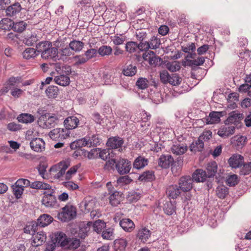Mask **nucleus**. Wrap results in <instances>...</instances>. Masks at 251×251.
<instances>
[{
	"label": "nucleus",
	"instance_id": "22",
	"mask_svg": "<svg viewBox=\"0 0 251 251\" xmlns=\"http://www.w3.org/2000/svg\"><path fill=\"white\" fill-rule=\"evenodd\" d=\"M53 221V218L50 215L44 214L37 219V225L41 227H45L50 225Z\"/></svg>",
	"mask_w": 251,
	"mask_h": 251
},
{
	"label": "nucleus",
	"instance_id": "43",
	"mask_svg": "<svg viewBox=\"0 0 251 251\" xmlns=\"http://www.w3.org/2000/svg\"><path fill=\"white\" fill-rule=\"evenodd\" d=\"M56 83L61 86H67L70 83V78L65 75L57 76L54 78Z\"/></svg>",
	"mask_w": 251,
	"mask_h": 251
},
{
	"label": "nucleus",
	"instance_id": "3",
	"mask_svg": "<svg viewBox=\"0 0 251 251\" xmlns=\"http://www.w3.org/2000/svg\"><path fill=\"white\" fill-rule=\"evenodd\" d=\"M76 215V209L73 205H67L58 214V218L62 222H68L74 219Z\"/></svg>",
	"mask_w": 251,
	"mask_h": 251
},
{
	"label": "nucleus",
	"instance_id": "49",
	"mask_svg": "<svg viewBox=\"0 0 251 251\" xmlns=\"http://www.w3.org/2000/svg\"><path fill=\"white\" fill-rule=\"evenodd\" d=\"M52 46L51 43L49 41L41 42L36 46V49L38 52H45L49 47Z\"/></svg>",
	"mask_w": 251,
	"mask_h": 251
},
{
	"label": "nucleus",
	"instance_id": "37",
	"mask_svg": "<svg viewBox=\"0 0 251 251\" xmlns=\"http://www.w3.org/2000/svg\"><path fill=\"white\" fill-rule=\"evenodd\" d=\"M21 9V5L19 3H15L6 8V13L8 16H13L19 13Z\"/></svg>",
	"mask_w": 251,
	"mask_h": 251
},
{
	"label": "nucleus",
	"instance_id": "4",
	"mask_svg": "<svg viewBox=\"0 0 251 251\" xmlns=\"http://www.w3.org/2000/svg\"><path fill=\"white\" fill-rule=\"evenodd\" d=\"M106 227V223L101 220L96 221L94 223L88 222L86 224H84V227L81 228L80 230L84 234L85 236L90 228L93 227V230L97 233H100L102 230Z\"/></svg>",
	"mask_w": 251,
	"mask_h": 251
},
{
	"label": "nucleus",
	"instance_id": "34",
	"mask_svg": "<svg viewBox=\"0 0 251 251\" xmlns=\"http://www.w3.org/2000/svg\"><path fill=\"white\" fill-rule=\"evenodd\" d=\"M81 167V164L78 163L70 168L65 173L64 180H69L76 174L78 169Z\"/></svg>",
	"mask_w": 251,
	"mask_h": 251
},
{
	"label": "nucleus",
	"instance_id": "28",
	"mask_svg": "<svg viewBox=\"0 0 251 251\" xmlns=\"http://www.w3.org/2000/svg\"><path fill=\"white\" fill-rule=\"evenodd\" d=\"M239 92L247 93L251 96V75L246 78V83L241 85L239 88Z\"/></svg>",
	"mask_w": 251,
	"mask_h": 251
},
{
	"label": "nucleus",
	"instance_id": "31",
	"mask_svg": "<svg viewBox=\"0 0 251 251\" xmlns=\"http://www.w3.org/2000/svg\"><path fill=\"white\" fill-rule=\"evenodd\" d=\"M151 231L146 227H143L138 230L137 237L141 242L145 243L151 236Z\"/></svg>",
	"mask_w": 251,
	"mask_h": 251
},
{
	"label": "nucleus",
	"instance_id": "33",
	"mask_svg": "<svg viewBox=\"0 0 251 251\" xmlns=\"http://www.w3.org/2000/svg\"><path fill=\"white\" fill-rule=\"evenodd\" d=\"M17 120L19 122L29 124L33 122L35 120V117L33 115L28 113H22L19 115Z\"/></svg>",
	"mask_w": 251,
	"mask_h": 251
},
{
	"label": "nucleus",
	"instance_id": "48",
	"mask_svg": "<svg viewBox=\"0 0 251 251\" xmlns=\"http://www.w3.org/2000/svg\"><path fill=\"white\" fill-rule=\"evenodd\" d=\"M154 179V175L152 171H147L143 173L139 177L141 181H151Z\"/></svg>",
	"mask_w": 251,
	"mask_h": 251
},
{
	"label": "nucleus",
	"instance_id": "45",
	"mask_svg": "<svg viewBox=\"0 0 251 251\" xmlns=\"http://www.w3.org/2000/svg\"><path fill=\"white\" fill-rule=\"evenodd\" d=\"M204 147V142L202 140H200V138L197 141L195 142H193V143L191 145L190 148V150L192 151H201Z\"/></svg>",
	"mask_w": 251,
	"mask_h": 251
},
{
	"label": "nucleus",
	"instance_id": "2",
	"mask_svg": "<svg viewBox=\"0 0 251 251\" xmlns=\"http://www.w3.org/2000/svg\"><path fill=\"white\" fill-rule=\"evenodd\" d=\"M59 119L57 114L45 113L38 118L37 124L42 128H50L55 126Z\"/></svg>",
	"mask_w": 251,
	"mask_h": 251
},
{
	"label": "nucleus",
	"instance_id": "50",
	"mask_svg": "<svg viewBox=\"0 0 251 251\" xmlns=\"http://www.w3.org/2000/svg\"><path fill=\"white\" fill-rule=\"evenodd\" d=\"M168 70L172 72H175L180 70L181 66L180 62L176 61L169 62L166 64Z\"/></svg>",
	"mask_w": 251,
	"mask_h": 251
},
{
	"label": "nucleus",
	"instance_id": "63",
	"mask_svg": "<svg viewBox=\"0 0 251 251\" xmlns=\"http://www.w3.org/2000/svg\"><path fill=\"white\" fill-rule=\"evenodd\" d=\"M112 41L114 45L117 46L122 45L126 40V37L122 35H115L113 37Z\"/></svg>",
	"mask_w": 251,
	"mask_h": 251
},
{
	"label": "nucleus",
	"instance_id": "44",
	"mask_svg": "<svg viewBox=\"0 0 251 251\" xmlns=\"http://www.w3.org/2000/svg\"><path fill=\"white\" fill-rule=\"evenodd\" d=\"M112 48L109 46L102 45L99 48L98 52L101 56H109L111 54Z\"/></svg>",
	"mask_w": 251,
	"mask_h": 251
},
{
	"label": "nucleus",
	"instance_id": "5",
	"mask_svg": "<svg viewBox=\"0 0 251 251\" xmlns=\"http://www.w3.org/2000/svg\"><path fill=\"white\" fill-rule=\"evenodd\" d=\"M70 132L69 130L63 128H54L49 133V136L55 141H62L70 136Z\"/></svg>",
	"mask_w": 251,
	"mask_h": 251
},
{
	"label": "nucleus",
	"instance_id": "59",
	"mask_svg": "<svg viewBox=\"0 0 251 251\" xmlns=\"http://www.w3.org/2000/svg\"><path fill=\"white\" fill-rule=\"evenodd\" d=\"M138 49V44L134 42H128L126 45V49L127 51L132 53Z\"/></svg>",
	"mask_w": 251,
	"mask_h": 251
},
{
	"label": "nucleus",
	"instance_id": "30",
	"mask_svg": "<svg viewBox=\"0 0 251 251\" xmlns=\"http://www.w3.org/2000/svg\"><path fill=\"white\" fill-rule=\"evenodd\" d=\"M127 245V241L125 238L116 239L114 241V248L116 251H124Z\"/></svg>",
	"mask_w": 251,
	"mask_h": 251
},
{
	"label": "nucleus",
	"instance_id": "1",
	"mask_svg": "<svg viewBox=\"0 0 251 251\" xmlns=\"http://www.w3.org/2000/svg\"><path fill=\"white\" fill-rule=\"evenodd\" d=\"M70 166V161L68 159L53 164L49 169V179L64 180L65 173Z\"/></svg>",
	"mask_w": 251,
	"mask_h": 251
},
{
	"label": "nucleus",
	"instance_id": "14",
	"mask_svg": "<svg viewBox=\"0 0 251 251\" xmlns=\"http://www.w3.org/2000/svg\"><path fill=\"white\" fill-rule=\"evenodd\" d=\"M58 50L55 47H49L48 50L45 52L41 53V56L43 58L45 59H51L53 60L58 59Z\"/></svg>",
	"mask_w": 251,
	"mask_h": 251
},
{
	"label": "nucleus",
	"instance_id": "56",
	"mask_svg": "<svg viewBox=\"0 0 251 251\" xmlns=\"http://www.w3.org/2000/svg\"><path fill=\"white\" fill-rule=\"evenodd\" d=\"M238 182V176L235 174L229 176L226 179V184L229 186H234Z\"/></svg>",
	"mask_w": 251,
	"mask_h": 251
},
{
	"label": "nucleus",
	"instance_id": "16",
	"mask_svg": "<svg viewBox=\"0 0 251 251\" xmlns=\"http://www.w3.org/2000/svg\"><path fill=\"white\" fill-rule=\"evenodd\" d=\"M143 58L144 60L148 61L150 65L154 66H156L160 60V58L156 56L153 51L145 52L143 54Z\"/></svg>",
	"mask_w": 251,
	"mask_h": 251
},
{
	"label": "nucleus",
	"instance_id": "10",
	"mask_svg": "<svg viewBox=\"0 0 251 251\" xmlns=\"http://www.w3.org/2000/svg\"><path fill=\"white\" fill-rule=\"evenodd\" d=\"M52 242H54L57 246L65 247L69 242V239L67 238L65 234L57 232L55 233L51 238Z\"/></svg>",
	"mask_w": 251,
	"mask_h": 251
},
{
	"label": "nucleus",
	"instance_id": "32",
	"mask_svg": "<svg viewBox=\"0 0 251 251\" xmlns=\"http://www.w3.org/2000/svg\"><path fill=\"white\" fill-rule=\"evenodd\" d=\"M13 21L10 19L5 18L0 21V30L9 31L12 28Z\"/></svg>",
	"mask_w": 251,
	"mask_h": 251
},
{
	"label": "nucleus",
	"instance_id": "24",
	"mask_svg": "<svg viewBox=\"0 0 251 251\" xmlns=\"http://www.w3.org/2000/svg\"><path fill=\"white\" fill-rule=\"evenodd\" d=\"M188 150L186 145L183 144H174L171 148V152L176 155L184 154Z\"/></svg>",
	"mask_w": 251,
	"mask_h": 251
},
{
	"label": "nucleus",
	"instance_id": "36",
	"mask_svg": "<svg viewBox=\"0 0 251 251\" xmlns=\"http://www.w3.org/2000/svg\"><path fill=\"white\" fill-rule=\"evenodd\" d=\"M246 138L243 136H235L232 138L231 142L232 144L237 149L242 148L245 145Z\"/></svg>",
	"mask_w": 251,
	"mask_h": 251
},
{
	"label": "nucleus",
	"instance_id": "42",
	"mask_svg": "<svg viewBox=\"0 0 251 251\" xmlns=\"http://www.w3.org/2000/svg\"><path fill=\"white\" fill-rule=\"evenodd\" d=\"M148 164V160L142 156H139L133 163V167L139 169L144 167Z\"/></svg>",
	"mask_w": 251,
	"mask_h": 251
},
{
	"label": "nucleus",
	"instance_id": "58",
	"mask_svg": "<svg viewBox=\"0 0 251 251\" xmlns=\"http://www.w3.org/2000/svg\"><path fill=\"white\" fill-rule=\"evenodd\" d=\"M101 236L104 239L113 240L114 237L113 230L110 228H108L103 231Z\"/></svg>",
	"mask_w": 251,
	"mask_h": 251
},
{
	"label": "nucleus",
	"instance_id": "8",
	"mask_svg": "<svg viewBox=\"0 0 251 251\" xmlns=\"http://www.w3.org/2000/svg\"><path fill=\"white\" fill-rule=\"evenodd\" d=\"M21 82V77H10L5 82L3 87L0 90V95H2L7 93L10 88Z\"/></svg>",
	"mask_w": 251,
	"mask_h": 251
},
{
	"label": "nucleus",
	"instance_id": "21",
	"mask_svg": "<svg viewBox=\"0 0 251 251\" xmlns=\"http://www.w3.org/2000/svg\"><path fill=\"white\" fill-rule=\"evenodd\" d=\"M174 162L173 157L170 155H162L158 160V165L163 168H168Z\"/></svg>",
	"mask_w": 251,
	"mask_h": 251
},
{
	"label": "nucleus",
	"instance_id": "35",
	"mask_svg": "<svg viewBox=\"0 0 251 251\" xmlns=\"http://www.w3.org/2000/svg\"><path fill=\"white\" fill-rule=\"evenodd\" d=\"M217 171V164L216 162L212 161L207 164L206 167V175L207 177L214 176Z\"/></svg>",
	"mask_w": 251,
	"mask_h": 251
},
{
	"label": "nucleus",
	"instance_id": "17",
	"mask_svg": "<svg viewBox=\"0 0 251 251\" xmlns=\"http://www.w3.org/2000/svg\"><path fill=\"white\" fill-rule=\"evenodd\" d=\"M79 123V119L75 116H70L64 121V125L66 129H72L77 127Z\"/></svg>",
	"mask_w": 251,
	"mask_h": 251
},
{
	"label": "nucleus",
	"instance_id": "46",
	"mask_svg": "<svg viewBox=\"0 0 251 251\" xmlns=\"http://www.w3.org/2000/svg\"><path fill=\"white\" fill-rule=\"evenodd\" d=\"M84 46V43L82 42L73 40L69 43V47L72 50L75 52L80 51Z\"/></svg>",
	"mask_w": 251,
	"mask_h": 251
},
{
	"label": "nucleus",
	"instance_id": "52",
	"mask_svg": "<svg viewBox=\"0 0 251 251\" xmlns=\"http://www.w3.org/2000/svg\"><path fill=\"white\" fill-rule=\"evenodd\" d=\"M26 24L24 21L14 23L13 22V25L12 28L14 31L18 32H23L26 28Z\"/></svg>",
	"mask_w": 251,
	"mask_h": 251
},
{
	"label": "nucleus",
	"instance_id": "57",
	"mask_svg": "<svg viewBox=\"0 0 251 251\" xmlns=\"http://www.w3.org/2000/svg\"><path fill=\"white\" fill-rule=\"evenodd\" d=\"M137 72L136 67L132 65L128 66L123 71L124 75L126 76H133Z\"/></svg>",
	"mask_w": 251,
	"mask_h": 251
},
{
	"label": "nucleus",
	"instance_id": "60",
	"mask_svg": "<svg viewBox=\"0 0 251 251\" xmlns=\"http://www.w3.org/2000/svg\"><path fill=\"white\" fill-rule=\"evenodd\" d=\"M15 185L19 186V187H22V188L24 189V188L30 186V181L27 179L20 178L16 182Z\"/></svg>",
	"mask_w": 251,
	"mask_h": 251
},
{
	"label": "nucleus",
	"instance_id": "53",
	"mask_svg": "<svg viewBox=\"0 0 251 251\" xmlns=\"http://www.w3.org/2000/svg\"><path fill=\"white\" fill-rule=\"evenodd\" d=\"M99 148L92 149L89 151L84 152V156L89 159H93L98 157Z\"/></svg>",
	"mask_w": 251,
	"mask_h": 251
},
{
	"label": "nucleus",
	"instance_id": "13",
	"mask_svg": "<svg viewBox=\"0 0 251 251\" xmlns=\"http://www.w3.org/2000/svg\"><path fill=\"white\" fill-rule=\"evenodd\" d=\"M30 146L34 151L42 152L45 149V142L42 138H36L31 141Z\"/></svg>",
	"mask_w": 251,
	"mask_h": 251
},
{
	"label": "nucleus",
	"instance_id": "23",
	"mask_svg": "<svg viewBox=\"0 0 251 251\" xmlns=\"http://www.w3.org/2000/svg\"><path fill=\"white\" fill-rule=\"evenodd\" d=\"M166 194L170 199H176L180 194V190L177 185H171L167 188Z\"/></svg>",
	"mask_w": 251,
	"mask_h": 251
},
{
	"label": "nucleus",
	"instance_id": "18",
	"mask_svg": "<svg viewBox=\"0 0 251 251\" xmlns=\"http://www.w3.org/2000/svg\"><path fill=\"white\" fill-rule=\"evenodd\" d=\"M221 112L213 111L209 113L208 117L204 118V122L207 124H214L220 122Z\"/></svg>",
	"mask_w": 251,
	"mask_h": 251
},
{
	"label": "nucleus",
	"instance_id": "20",
	"mask_svg": "<svg viewBox=\"0 0 251 251\" xmlns=\"http://www.w3.org/2000/svg\"><path fill=\"white\" fill-rule=\"evenodd\" d=\"M244 118L243 113L238 111H234L229 114V116L226 121L228 123L236 124Z\"/></svg>",
	"mask_w": 251,
	"mask_h": 251
},
{
	"label": "nucleus",
	"instance_id": "40",
	"mask_svg": "<svg viewBox=\"0 0 251 251\" xmlns=\"http://www.w3.org/2000/svg\"><path fill=\"white\" fill-rule=\"evenodd\" d=\"M58 93L59 89L56 86H50L46 90V94L49 98L55 99L57 98Z\"/></svg>",
	"mask_w": 251,
	"mask_h": 251
},
{
	"label": "nucleus",
	"instance_id": "38",
	"mask_svg": "<svg viewBox=\"0 0 251 251\" xmlns=\"http://www.w3.org/2000/svg\"><path fill=\"white\" fill-rule=\"evenodd\" d=\"M86 139L87 147H96L100 144V139L98 135L96 134L92 135L91 136H85Z\"/></svg>",
	"mask_w": 251,
	"mask_h": 251
},
{
	"label": "nucleus",
	"instance_id": "25",
	"mask_svg": "<svg viewBox=\"0 0 251 251\" xmlns=\"http://www.w3.org/2000/svg\"><path fill=\"white\" fill-rule=\"evenodd\" d=\"M48 164L46 162H41L37 167L39 174L44 179H49V171H47Z\"/></svg>",
	"mask_w": 251,
	"mask_h": 251
},
{
	"label": "nucleus",
	"instance_id": "27",
	"mask_svg": "<svg viewBox=\"0 0 251 251\" xmlns=\"http://www.w3.org/2000/svg\"><path fill=\"white\" fill-rule=\"evenodd\" d=\"M207 177L206 172L202 169L196 170L192 175L193 179L197 182H203Z\"/></svg>",
	"mask_w": 251,
	"mask_h": 251
},
{
	"label": "nucleus",
	"instance_id": "12",
	"mask_svg": "<svg viewBox=\"0 0 251 251\" xmlns=\"http://www.w3.org/2000/svg\"><path fill=\"white\" fill-rule=\"evenodd\" d=\"M47 239V235L43 231L32 235L31 244L33 246H39L43 244Z\"/></svg>",
	"mask_w": 251,
	"mask_h": 251
},
{
	"label": "nucleus",
	"instance_id": "11",
	"mask_svg": "<svg viewBox=\"0 0 251 251\" xmlns=\"http://www.w3.org/2000/svg\"><path fill=\"white\" fill-rule=\"evenodd\" d=\"M192 179L190 176H184L180 177L179 180V188L182 191L187 192L193 188Z\"/></svg>",
	"mask_w": 251,
	"mask_h": 251
},
{
	"label": "nucleus",
	"instance_id": "6",
	"mask_svg": "<svg viewBox=\"0 0 251 251\" xmlns=\"http://www.w3.org/2000/svg\"><path fill=\"white\" fill-rule=\"evenodd\" d=\"M54 190L51 188L45 191L42 200V204L46 207L53 206L56 202V197L54 195Z\"/></svg>",
	"mask_w": 251,
	"mask_h": 251
},
{
	"label": "nucleus",
	"instance_id": "64",
	"mask_svg": "<svg viewBox=\"0 0 251 251\" xmlns=\"http://www.w3.org/2000/svg\"><path fill=\"white\" fill-rule=\"evenodd\" d=\"M212 137V132L209 130H205L200 136V140L203 142L207 141Z\"/></svg>",
	"mask_w": 251,
	"mask_h": 251
},
{
	"label": "nucleus",
	"instance_id": "55",
	"mask_svg": "<svg viewBox=\"0 0 251 251\" xmlns=\"http://www.w3.org/2000/svg\"><path fill=\"white\" fill-rule=\"evenodd\" d=\"M181 82V78L177 75L174 74L170 75L168 83L174 86L179 85Z\"/></svg>",
	"mask_w": 251,
	"mask_h": 251
},
{
	"label": "nucleus",
	"instance_id": "62",
	"mask_svg": "<svg viewBox=\"0 0 251 251\" xmlns=\"http://www.w3.org/2000/svg\"><path fill=\"white\" fill-rule=\"evenodd\" d=\"M117 162V161L115 159H110L106 162L104 169L107 170H113L115 168Z\"/></svg>",
	"mask_w": 251,
	"mask_h": 251
},
{
	"label": "nucleus",
	"instance_id": "61",
	"mask_svg": "<svg viewBox=\"0 0 251 251\" xmlns=\"http://www.w3.org/2000/svg\"><path fill=\"white\" fill-rule=\"evenodd\" d=\"M150 48L151 49H155L159 47L160 43L159 40L156 37H152L149 42Z\"/></svg>",
	"mask_w": 251,
	"mask_h": 251
},
{
	"label": "nucleus",
	"instance_id": "29",
	"mask_svg": "<svg viewBox=\"0 0 251 251\" xmlns=\"http://www.w3.org/2000/svg\"><path fill=\"white\" fill-rule=\"evenodd\" d=\"M109 199L110 204L114 206H116L123 201V197L122 194L119 192L115 191L110 196Z\"/></svg>",
	"mask_w": 251,
	"mask_h": 251
},
{
	"label": "nucleus",
	"instance_id": "7",
	"mask_svg": "<svg viewBox=\"0 0 251 251\" xmlns=\"http://www.w3.org/2000/svg\"><path fill=\"white\" fill-rule=\"evenodd\" d=\"M131 168L130 161L125 158H120L115 165V168L120 175H124L128 173Z\"/></svg>",
	"mask_w": 251,
	"mask_h": 251
},
{
	"label": "nucleus",
	"instance_id": "47",
	"mask_svg": "<svg viewBox=\"0 0 251 251\" xmlns=\"http://www.w3.org/2000/svg\"><path fill=\"white\" fill-rule=\"evenodd\" d=\"M37 55L36 50L31 48L26 49L23 52V57L26 59L34 58Z\"/></svg>",
	"mask_w": 251,
	"mask_h": 251
},
{
	"label": "nucleus",
	"instance_id": "51",
	"mask_svg": "<svg viewBox=\"0 0 251 251\" xmlns=\"http://www.w3.org/2000/svg\"><path fill=\"white\" fill-rule=\"evenodd\" d=\"M37 226L38 225L35 222H29L24 228V232L28 234H32L35 232Z\"/></svg>",
	"mask_w": 251,
	"mask_h": 251
},
{
	"label": "nucleus",
	"instance_id": "26",
	"mask_svg": "<svg viewBox=\"0 0 251 251\" xmlns=\"http://www.w3.org/2000/svg\"><path fill=\"white\" fill-rule=\"evenodd\" d=\"M124 143L123 139L120 137H114L110 138L107 142L108 147L112 149L121 148Z\"/></svg>",
	"mask_w": 251,
	"mask_h": 251
},
{
	"label": "nucleus",
	"instance_id": "41",
	"mask_svg": "<svg viewBox=\"0 0 251 251\" xmlns=\"http://www.w3.org/2000/svg\"><path fill=\"white\" fill-rule=\"evenodd\" d=\"M31 187L35 189L46 190L50 189L51 186L47 183L40 181L33 182L31 184Z\"/></svg>",
	"mask_w": 251,
	"mask_h": 251
},
{
	"label": "nucleus",
	"instance_id": "9",
	"mask_svg": "<svg viewBox=\"0 0 251 251\" xmlns=\"http://www.w3.org/2000/svg\"><path fill=\"white\" fill-rule=\"evenodd\" d=\"M235 128L234 126L225 124L221 126L217 132V134L223 138H226L234 134Z\"/></svg>",
	"mask_w": 251,
	"mask_h": 251
},
{
	"label": "nucleus",
	"instance_id": "19",
	"mask_svg": "<svg viewBox=\"0 0 251 251\" xmlns=\"http://www.w3.org/2000/svg\"><path fill=\"white\" fill-rule=\"evenodd\" d=\"M244 157L239 154H234L228 160L229 165L232 168L240 167L244 163Z\"/></svg>",
	"mask_w": 251,
	"mask_h": 251
},
{
	"label": "nucleus",
	"instance_id": "39",
	"mask_svg": "<svg viewBox=\"0 0 251 251\" xmlns=\"http://www.w3.org/2000/svg\"><path fill=\"white\" fill-rule=\"evenodd\" d=\"M86 139L85 137L71 143L70 146L71 149L75 150L83 147H87Z\"/></svg>",
	"mask_w": 251,
	"mask_h": 251
},
{
	"label": "nucleus",
	"instance_id": "15",
	"mask_svg": "<svg viewBox=\"0 0 251 251\" xmlns=\"http://www.w3.org/2000/svg\"><path fill=\"white\" fill-rule=\"evenodd\" d=\"M119 225L124 231L128 232L132 231L135 227L134 222L131 219L126 218L120 220Z\"/></svg>",
	"mask_w": 251,
	"mask_h": 251
},
{
	"label": "nucleus",
	"instance_id": "54",
	"mask_svg": "<svg viewBox=\"0 0 251 251\" xmlns=\"http://www.w3.org/2000/svg\"><path fill=\"white\" fill-rule=\"evenodd\" d=\"M216 193L219 198L224 199L228 194V189L224 186H219L217 188Z\"/></svg>",
	"mask_w": 251,
	"mask_h": 251
}]
</instances>
